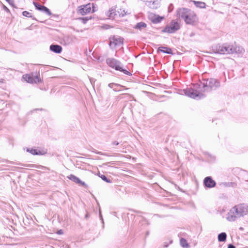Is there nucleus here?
Segmentation results:
<instances>
[{
    "mask_svg": "<svg viewBox=\"0 0 248 248\" xmlns=\"http://www.w3.org/2000/svg\"><path fill=\"white\" fill-rule=\"evenodd\" d=\"M212 50L215 53L223 55L236 54L238 56H241L245 51L244 48L241 46H234L227 43L213 46Z\"/></svg>",
    "mask_w": 248,
    "mask_h": 248,
    "instance_id": "nucleus-1",
    "label": "nucleus"
},
{
    "mask_svg": "<svg viewBox=\"0 0 248 248\" xmlns=\"http://www.w3.org/2000/svg\"><path fill=\"white\" fill-rule=\"evenodd\" d=\"M176 15L179 18L184 20L186 25L196 26L199 21V18L195 13L187 8H179L176 11Z\"/></svg>",
    "mask_w": 248,
    "mask_h": 248,
    "instance_id": "nucleus-2",
    "label": "nucleus"
},
{
    "mask_svg": "<svg viewBox=\"0 0 248 248\" xmlns=\"http://www.w3.org/2000/svg\"><path fill=\"white\" fill-rule=\"evenodd\" d=\"M248 214V204L240 203L232 207L228 213L227 219L234 221L237 218L243 217Z\"/></svg>",
    "mask_w": 248,
    "mask_h": 248,
    "instance_id": "nucleus-3",
    "label": "nucleus"
},
{
    "mask_svg": "<svg viewBox=\"0 0 248 248\" xmlns=\"http://www.w3.org/2000/svg\"><path fill=\"white\" fill-rule=\"evenodd\" d=\"M220 86V83L219 80L210 78L203 79L202 81L194 85L195 88H197L201 92H209L213 90H216Z\"/></svg>",
    "mask_w": 248,
    "mask_h": 248,
    "instance_id": "nucleus-4",
    "label": "nucleus"
},
{
    "mask_svg": "<svg viewBox=\"0 0 248 248\" xmlns=\"http://www.w3.org/2000/svg\"><path fill=\"white\" fill-rule=\"evenodd\" d=\"M107 64L111 68L116 71L123 72L126 75L131 76V73L123 67L121 62L114 58H108L106 59Z\"/></svg>",
    "mask_w": 248,
    "mask_h": 248,
    "instance_id": "nucleus-5",
    "label": "nucleus"
},
{
    "mask_svg": "<svg viewBox=\"0 0 248 248\" xmlns=\"http://www.w3.org/2000/svg\"><path fill=\"white\" fill-rule=\"evenodd\" d=\"M124 40V38L120 36L111 35L108 38V46L111 50H114L117 47L123 45Z\"/></svg>",
    "mask_w": 248,
    "mask_h": 248,
    "instance_id": "nucleus-6",
    "label": "nucleus"
},
{
    "mask_svg": "<svg viewBox=\"0 0 248 248\" xmlns=\"http://www.w3.org/2000/svg\"><path fill=\"white\" fill-rule=\"evenodd\" d=\"M184 94L194 99H201L205 97V95L192 88H186L183 90Z\"/></svg>",
    "mask_w": 248,
    "mask_h": 248,
    "instance_id": "nucleus-7",
    "label": "nucleus"
},
{
    "mask_svg": "<svg viewBox=\"0 0 248 248\" xmlns=\"http://www.w3.org/2000/svg\"><path fill=\"white\" fill-rule=\"evenodd\" d=\"M180 28L179 23L177 21L172 20L170 25H167L161 31L163 33H173L179 30Z\"/></svg>",
    "mask_w": 248,
    "mask_h": 248,
    "instance_id": "nucleus-8",
    "label": "nucleus"
},
{
    "mask_svg": "<svg viewBox=\"0 0 248 248\" xmlns=\"http://www.w3.org/2000/svg\"><path fill=\"white\" fill-rule=\"evenodd\" d=\"M21 80L22 81H26L27 83L33 84L41 83L42 80L40 77L39 72L34 77L31 76L29 74H26L22 76Z\"/></svg>",
    "mask_w": 248,
    "mask_h": 248,
    "instance_id": "nucleus-9",
    "label": "nucleus"
},
{
    "mask_svg": "<svg viewBox=\"0 0 248 248\" xmlns=\"http://www.w3.org/2000/svg\"><path fill=\"white\" fill-rule=\"evenodd\" d=\"M203 184L205 188H212L216 186V182L211 176H207L203 179Z\"/></svg>",
    "mask_w": 248,
    "mask_h": 248,
    "instance_id": "nucleus-10",
    "label": "nucleus"
},
{
    "mask_svg": "<svg viewBox=\"0 0 248 248\" xmlns=\"http://www.w3.org/2000/svg\"><path fill=\"white\" fill-rule=\"evenodd\" d=\"M91 11V4L88 3L80 5L78 7L77 12L80 14L81 15L84 16Z\"/></svg>",
    "mask_w": 248,
    "mask_h": 248,
    "instance_id": "nucleus-11",
    "label": "nucleus"
},
{
    "mask_svg": "<svg viewBox=\"0 0 248 248\" xmlns=\"http://www.w3.org/2000/svg\"><path fill=\"white\" fill-rule=\"evenodd\" d=\"M67 178L71 181L85 188L88 187V185L83 181H82L78 177L74 174H71L68 175Z\"/></svg>",
    "mask_w": 248,
    "mask_h": 248,
    "instance_id": "nucleus-12",
    "label": "nucleus"
},
{
    "mask_svg": "<svg viewBox=\"0 0 248 248\" xmlns=\"http://www.w3.org/2000/svg\"><path fill=\"white\" fill-rule=\"evenodd\" d=\"M145 5L152 9H156L160 6V0H147Z\"/></svg>",
    "mask_w": 248,
    "mask_h": 248,
    "instance_id": "nucleus-13",
    "label": "nucleus"
},
{
    "mask_svg": "<svg viewBox=\"0 0 248 248\" xmlns=\"http://www.w3.org/2000/svg\"><path fill=\"white\" fill-rule=\"evenodd\" d=\"M164 18L163 16L158 15L151 14L149 16V19L154 24H158L160 23Z\"/></svg>",
    "mask_w": 248,
    "mask_h": 248,
    "instance_id": "nucleus-14",
    "label": "nucleus"
},
{
    "mask_svg": "<svg viewBox=\"0 0 248 248\" xmlns=\"http://www.w3.org/2000/svg\"><path fill=\"white\" fill-rule=\"evenodd\" d=\"M26 151L31 154L35 155H41L46 154V152L41 151L35 148H26Z\"/></svg>",
    "mask_w": 248,
    "mask_h": 248,
    "instance_id": "nucleus-15",
    "label": "nucleus"
},
{
    "mask_svg": "<svg viewBox=\"0 0 248 248\" xmlns=\"http://www.w3.org/2000/svg\"><path fill=\"white\" fill-rule=\"evenodd\" d=\"M49 49L51 51L57 54H60L62 50V46L58 44H52L49 46Z\"/></svg>",
    "mask_w": 248,
    "mask_h": 248,
    "instance_id": "nucleus-16",
    "label": "nucleus"
},
{
    "mask_svg": "<svg viewBox=\"0 0 248 248\" xmlns=\"http://www.w3.org/2000/svg\"><path fill=\"white\" fill-rule=\"evenodd\" d=\"M157 53L162 52L164 54H173V52L171 50V49L169 47L167 46H160L157 50Z\"/></svg>",
    "mask_w": 248,
    "mask_h": 248,
    "instance_id": "nucleus-17",
    "label": "nucleus"
},
{
    "mask_svg": "<svg viewBox=\"0 0 248 248\" xmlns=\"http://www.w3.org/2000/svg\"><path fill=\"white\" fill-rule=\"evenodd\" d=\"M106 15L109 18H115L118 15L117 11H116L115 8L111 7L106 13Z\"/></svg>",
    "mask_w": 248,
    "mask_h": 248,
    "instance_id": "nucleus-18",
    "label": "nucleus"
},
{
    "mask_svg": "<svg viewBox=\"0 0 248 248\" xmlns=\"http://www.w3.org/2000/svg\"><path fill=\"white\" fill-rule=\"evenodd\" d=\"M227 234L225 232H222L218 234L217 239L219 242H225L227 239Z\"/></svg>",
    "mask_w": 248,
    "mask_h": 248,
    "instance_id": "nucleus-19",
    "label": "nucleus"
},
{
    "mask_svg": "<svg viewBox=\"0 0 248 248\" xmlns=\"http://www.w3.org/2000/svg\"><path fill=\"white\" fill-rule=\"evenodd\" d=\"M180 246L183 248H189L190 246L187 240L184 238H181L180 239Z\"/></svg>",
    "mask_w": 248,
    "mask_h": 248,
    "instance_id": "nucleus-20",
    "label": "nucleus"
},
{
    "mask_svg": "<svg viewBox=\"0 0 248 248\" xmlns=\"http://www.w3.org/2000/svg\"><path fill=\"white\" fill-rule=\"evenodd\" d=\"M147 27V24L143 22H140L138 23L134 26V29L141 30L143 28H146Z\"/></svg>",
    "mask_w": 248,
    "mask_h": 248,
    "instance_id": "nucleus-21",
    "label": "nucleus"
},
{
    "mask_svg": "<svg viewBox=\"0 0 248 248\" xmlns=\"http://www.w3.org/2000/svg\"><path fill=\"white\" fill-rule=\"evenodd\" d=\"M220 185L224 187H235L237 186V184L235 182H223Z\"/></svg>",
    "mask_w": 248,
    "mask_h": 248,
    "instance_id": "nucleus-22",
    "label": "nucleus"
},
{
    "mask_svg": "<svg viewBox=\"0 0 248 248\" xmlns=\"http://www.w3.org/2000/svg\"><path fill=\"white\" fill-rule=\"evenodd\" d=\"M193 3L197 7L200 8H205L206 4L204 2L194 0L193 1Z\"/></svg>",
    "mask_w": 248,
    "mask_h": 248,
    "instance_id": "nucleus-23",
    "label": "nucleus"
},
{
    "mask_svg": "<svg viewBox=\"0 0 248 248\" xmlns=\"http://www.w3.org/2000/svg\"><path fill=\"white\" fill-rule=\"evenodd\" d=\"M205 156L208 159V162H213L216 160V157L209 153H205Z\"/></svg>",
    "mask_w": 248,
    "mask_h": 248,
    "instance_id": "nucleus-24",
    "label": "nucleus"
},
{
    "mask_svg": "<svg viewBox=\"0 0 248 248\" xmlns=\"http://www.w3.org/2000/svg\"><path fill=\"white\" fill-rule=\"evenodd\" d=\"M137 219L139 220L140 223H141L142 225H146L148 226L149 224L148 221L142 217H137Z\"/></svg>",
    "mask_w": 248,
    "mask_h": 248,
    "instance_id": "nucleus-25",
    "label": "nucleus"
},
{
    "mask_svg": "<svg viewBox=\"0 0 248 248\" xmlns=\"http://www.w3.org/2000/svg\"><path fill=\"white\" fill-rule=\"evenodd\" d=\"M98 176L104 181L108 183H111L112 180L109 178H108L106 175L104 174H101L100 173L98 174Z\"/></svg>",
    "mask_w": 248,
    "mask_h": 248,
    "instance_id": "nucleus-26",
    "label": "nucleus"
},
{
    "mask_svg": "<svg viewBox=\"0 0 248 248\" xmlns=\"http://www.w3.org/2000/svg\"><path fill=\"white\" fill-rule=\"evenodd\" d=\"M92 18V16H86V17H79L78 18V20H80L81 21V22L84 24H85L87 23V22L90 19H91Z\"/></svg>",
    "mask_w": 248,
    "mask_h": 248,
    "instance_id": "nucleus-27",
    "label": "nucleus"
},
{
    "mask_svg": "<svg viewBox=\"0 0 248 248\" xmlns=\"http://www.w3.org/2000/svg\"><path fill=\"white\" fill-rule=\"evenodd\" d=\"M41 12L45 13L47 16H51L52 15L51 12L49 9L47 7L44 6Z\"/></svg>",
    "mask_w": 248,
    "mask_h": 248,
    "instance_id": "nucleus-28",
    "label": "nucleus"
},
{
    "mask_svg": "<svg viewBox=\"0 0 248 248\" xmlns=\"http://www.w3.org/2000/svg\"><path fill=\"white\" fill-rule=\"evenodd\" d=\"M22 15L25 17L32 18V19L33 20H36V19L35 17H33L31 14L28 11H23L22 12Z\"/></svg>",
    "mask_w": 248,
    "mask_h": 248,
    "instance_id": "nucleus-29",
    "label": "nucleus"
},
{
    "mask_svg": "<svg viewBox=\"0 0 248 248\" xmlns=\"http://www.w3.org/2000/svg\"><path fill=\"white\" fill-rule=\"evenodd\" d=\"M33 4L35 7V9L38 11H41L43 8L44 5H43L37 2H33Z\"/></svg>",
    "mask_w": 248,
    "mask_h": 248,
    "instance_id": "nucleus-30",
    "label": "nucleus"
},
{
    "mask_svg": "<svg viewBox=\"0 0 248 248\" xmlns=\"http://www.w3.org/2000/svg\"><path fill=\"white\" fill-rule=\"evenodd\" d=\"M119 85L117 84V83H109L108 84V86L110 88H111V89H113V90L114 91H117V90L114 88L116 86H119Z\"/></svg>",
    "mask_w": 248,
    "mask_h": 248,
    "instance_id": "nucleus-31",
    "label": "nucleus"
},
{
    "mask_svg": "<svg viewBox=\"0 0 248 248\" xmlns=\"http://www.w3.org/2000/svg\"><path fill=\"white\" fill-rule=\"evenodd\" d=\"M92 9V13H94L97 10V6L96 4L92 3L91 4V9Z\"/></svg>",
    "mask_w": 248,
    "mask_h": 248,
    "instance_id": "nucleus-32",
    "label": "nucleus"
},
{
    "mask_svg": "<svg viewBox=\"0 0 248 248\" xmlns=\"http://www.w3.org/2000/svg\"><path fill=\"white\" fill-rule=\"evenodd\" d=\"M172 242H173L172 240H170L169 242H165L163 244L164 248H168L170 244H171L172 243Z\"/></svg>",
    "mask_w": 248,
    "mask_h": 248,
    "instance_id": "nucleus-33",
    "label": "nucleus"
},
{
    "mask_svg": "<svg viewBox=\"0 0 248 248\" xmlns=\"http://www.w3.org/2000/svg\"><path fill=\"white\" fill-rule=\"evenodd\" d=\"M117 13H118V16L119 17H123V16H124L126 15V12H125L124 10H123V11H122L121 12L118 11Z\"/></svg>",
    "mask_w": 248,
    "mask_h": 248,
    "instance_id": "nucleus-34",
    "label": "nucleus"
},
{
    "mask_svg": "<svg viewBox=\"0 0 248 248\" xmlns=\"http://www.w3.org/2000/svg\"><path fill=\"white\" fill-rule=\"evenodd\" d=\"M10 5L14 8H16L14 3V0H5Z\"/></svg>",
    "mask_w": 248,
    "mask_h": 248,
    "instance_id": "nucleus-35",
    "label": "nucleus"
},
{
    "mask_svg": "<svg viewBox=\"0 0 248 248\" xmlns=\"http://www.w3.org/2000/svg\"><path fill=\"white\" fill-rule=\"evenodd\" d=\"M168 12L169 13L173 11V4H172V3L170 4L169 6H168Z\"/></svg>",
    "mask_w": 248,
    "mask_h": 248,
    "instance_id": "nucleus-36",
    "label": "nucleus"
},
{
    "mask_svg": "<svg viewBox=\"0 0 248 248\" xmlns=\"http://www.w3.org/2000/svg\"><path fill=\"white\" fill-rule=\"evenodd\" d=\"M99 218H100V219L101 220V222H102V227L104 228V219H103V216H102V215L101 214V212L100 210H99Z\"/></svg>",
    "mask_w": 248,
    "mask_h": 248,
    "instance_id": "nucleus-37",
    "label": "nucleus"
},
{
    "mask_svg": "<svg viewBox=\"0 0 248 248\" xmlns=\"http://www.w3.org/2000/svg\"><path fill=\"white\" fill-rule=\"evenodd\" d=\"M3 9L7 13H10V10L5 5L3 6Z\"/></svg>",
    "mask_w": 248,
    "mask_h": 248,
    "instance_id": "nucleus-38",
    "label": "nucleus"
},
{
    "mask_svg": "<svg viewBox=\"0 0 248 248\" xmlns=\"http://www.w3.org/2000/svg\"><path fill=\"white\" fill-rule=\"evenodd\" d=\"M111 144L112 145L117 146L119 144V142L117 141H114L112 142Z\"/></svg>",
    "mask_w": 248,
    "mask_h": 248,
    "instance_id": "nucleus-39",
    "label": "nucleus"
},
{
    "mask_svg": "<svg viewBox=\"0 0 248 248\" xmlns=\"http://www.w3.org/2000/svg\"><path fill=\"white\" fill-rule=\"evenodd\" d=\"M227 248H236V247L232 244H229Z\"/></svg>",
    "mask_w": 248,
    "mask_h": 248,
    "instance_id": "nucleus-40",
    "label": "nucleus"
},
{
    "mask_svg": "<svg viewBox=\"0 0 248 248\" xmlns=\"http://www.w3.org/2000/svg\"><path fill=\"white\" fill-rule=\"evenodd\" d=\"M108 164H111V165H113V164H114L115 163H114V162H113V161H111V162H107V163H104V164H103V165H104V166H106V165H108Z\"/></svg>",
    "mask_w": 248,
    "mask_h": 248,
    "instance_id": "nucleus-41",
    "label": "nucleus"
},
{
    "mask_svg": "<svg viewBox=\"0 0 248 248\" xmlns=\"http://www.w3.org/2000/svg\"><path fill=\"white\" fill-rule=\"evenodd\" d=\"M117 214H118V212H111V214L115 217H117Z\"/></svg>",
    "mask_w": 248,
    "mask_h": 248,
    "instance_id": "nucleus-42",
    "label": "nucleus"
},
{
    "mask_svg": "<svg viewBox=\"0 0 248 248\" xmlns=\"http://www.w3.org/2000/svg\"><path fill=\"white\" fill-rule=\"evenodd\" d=\"M63 233V230L62 229L58 230L57 232V234H62Z\"/></svg>",
    "mask_w": 248,
    "mask_h": 248,
    "instance_id": "nucleus-43",
    "label": "nucleus"
},
{
    "mask_svg": "<svg viewBox=\"0 0 248 248\" xmlns=\"http://www.w3.org/2000/svg\"><path fill=\"white\" fill-rule=\"evenodd\" d=\"M96 154H98V155H103V152H100V151H96L95 152Z\"/></svg>",
    "mask_w": 248,
    "mask_h": 248,
    "instance_id": "nucleus-44",
    "label": "nucleus"
},
{
    "mask_svg": "<svg viewBox=\"0 0 248 248\" xmlns=\"http://www.w3.org/2000/svg\"><path fill=\"white\" fill-rule=\"evenodd\" d=\"M90 81L91 83H92L93 82H94L95 79L93 78H90Z\"/></svg>",
    "mask_w": 248,
    "mask_h": 248,
    "instance_id": "nucleus-45",
    "label": "nucleus"
},
{
    "mask_svg": "<svg viewBox=\"0 0 248 248\" xmlns=\"http://www.w3.org/2000/svg\"><path fill=\"white\" fill-rule=\"evenodd\" d=\"M89 217V214L88 213H87L85 216V218L86 219H87Z\"/></svg>",
    "mask_w": 248,
    "mask_h": 248,
    "instance_id": "nucleus-46",
    "label": "nucleus"
},
{
    "mask_svg": "<svg viewBox=\"0 0 248 248\" xmlns=\"http://www.w3.org/2000/svg\"><path fill=\"white\" fill-rule=\"evenodd\" d=\"M104 155V156H109V155H108V154H107V153H103V155Z\"/></svg>",
    "mask_w": 248,
    "mask_h": 248,
    "instance_id": "nucleus-47",
    "label": "nucleus"
},
{
    "mask_svg": "<svg viewBox=\"0 0 248 248\" xmlns=\"http://www.w3.org/2000/svg\"><path fill=\"white\" fill-rule=\"evenodd\" d=\"M4 162H5L6 163H9L11 162L10 161H8V160H5Z\"/></svg>",
    "mask_w": 248,
    "mask_h": 248,
    "instance_id": "nucleus-48",
    "label": "nucleus"
},
{
    "mask_svg": "<svg viewBox=\"0 0 248 248\" xmlns=\"http://www.w3.org/2000/svg\"><path fill=\"white\" fill-rule=\"evenodd\" d=\"M149 231H147V232H146V236L148 235H149Z\"/></svg>",
    "mask_w": 248,
    "mask_h": 248,
    "instance_id": "nucleus-49",
    "label": "nucleus"
},
{
    "mask_svg": "<svg viewBox=\"0 0 248 248\" xmlns=\"http://www.w3.org/2000/svg\"><path fill=\"white\" fill-rule=\"evenodd\" d=\"M239 230H241V231H243L244 230V228L243 227H240L239 228Z\"/></svg>",
    "mask_w": 248,
    "mask_h": 248,
    "instance_id": "nucleus-50",
    "label": "nucleus"
},
{
    "mask_svg": "<svg viewBox=\"0 0 248 248\" xmlns=\"http://www.w3.org/2000/svg\"><path fill=\"white\" fill-rule=\"evenodd\" d=\"M155 216H156L157 217H160V216L158 214H155Z\"/></svg>",
    "mask_w": 248,
    "mask_h": 248,
    "instance_id": "nucleus-51",
    "label": "nucleus"
},
{
    "mask_svg": "<svg viewBox=\"0 0 248 248\" xmlns=\"http://www.w3.org/2000/svg\"><path fill=\"white\" fill-rule=\"evenodd\" d=\"M134 212H135L136 213H139L140 212L139 211H134Z\"/></svg>",
    "mask_w": 248,
    "mask_h": 248,
    "instance_id": "nucleus-52",
    "label": "nucleus"
},
{
    "mask_svg": "<svg viewBox=\"0 0 248 248\" xmlns=\"http://www.w3.org/2000/svg\"><path fill=\"white\" fill-rule=\"evenodd\" d=\"M223 74H224V76L225 77V73H224Z\"/></svg>",
    "mask_w": 248,
    "mask_h": 248,
    "instance_id": "nucleus-53",
    "label": "nucleus"
}]
</instances>
